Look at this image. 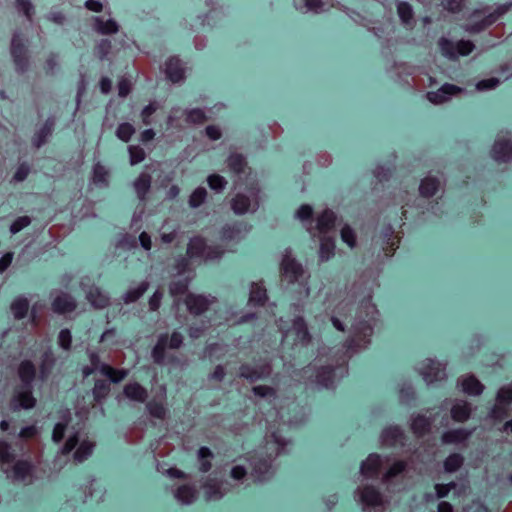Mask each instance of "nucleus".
I'll list each match as a JSON object with an SVG mask.
<instances>
[{
  "mask_svg": "<svg viewBox=\"0 0 512 512\" xmlns=\"http://www.w3.org/2000/svg\"><path fill=\"white\" fill-rule=\"evenodd\" d=\"M312 215L313 209L308 204L301 205L296 211V217L302 222L310 220L312 218Z\"/></svg>",
  "mask_w": 512,
  "mask_h": 512,
  "instance_id": "nucleus-63",
  "label": "nucleus"
},
{
  "mask_svg": "<svg viewBox=\"0 0 512 512\" xmlns=\"http://www.w3.org/2000/svg\"><path fill=\"white\" fill-rule=\"evenodd\" d=\"M190 280L188 278L172 281L169 284V293L172 297H178L190 293L188 291Z\"/></svg>",
  "mask_w": 512,
  "mask_h": 512,
  "instance_id": "nucleus-43",
  "label": "nucleus"
},
{
  "mask_svg": "<svg viewBox=\"0 0 512 512\" xmlns=\"http://www.w3.org/2000/svg\"><path fill=\"white\" fill-rule=\"evenodd\" d=\"M95 447V442L90 440H83L78 448L76 449L73 457L76 462H83L86 460L93 452V449Z\"/></svg>",
  "mask_w": 512,
  "mask_h": 512,
  "instance_id": "nucleus-37",
  "label": "nucleus"
},
{
  "mask_svg": "<svg viewBox=\"0 0 512 512\" xmlns=\"http://www.w3.org/2000/svg\"><path fill=\"white\" fill-rule=\"evenodd\" d=\"M36 374V368L32 361L23 360L18 366V376L25 384H31Z\"/></svg>",
  "mask_w": 512,
  "mask_h": 512,
  "instance_id": "nucleus-28",
  "label": "nucleus"
},
{
  "mask_svg": "<svg viewBox=\"0 0 512 512\" xmlns=\"http://www.w3.org/2000/svg\"><path fill=\"white\" fill-rule=\"evenodd\" d=\"M94 29L102 35H112L118 32L119 26L114 20H103L102 18H95Z\"/></svg>",
  "mask_w": 512,
  "mask_h": 512,
  "instance_id": "nucleus-31",
  "label": "nucleus"
},
{
  "mask_svg": "<svg viewBox=\"0 0 512 512\" xmlns=\"http://www.w3.org/2000/svg\"><path fill=\"white\" fill-rule=\"evenodd\" d=\"M175 497L183 504H190L197 498V490L192 485H181L177 488Z\"/></svg>",
  "mask_w": 512,
  "mask_h": 512,
  "instance_id": "nucleus-33",
  "label": "nucleus"
},
{
  "mask_svg": "<svg viewBox=\"0 0 512 512\" xmlns=\"http://www.w3.org/2000/svg\"><path fill=\"white\" fill-rule=\"evenodd\" d=\"M134 133L135 128L130 123H121L116 130L117 137L124 142H128Z\"/></svg>",
  "mask_w": 512,
  "mask_h": 512,
  "instance_id": "nucleus-53",
  "label": "nucleus"
},
{
  "mask_svg": "<svg viewBox=\"0 0 512 512\" xmlns=\"http://www.w3.org/2000/svg\"><path fill=\"white\" fill-rule=\"evenodd\" d=\"M475 49V45L470 40H460L455 45L450 44V58L469 55Z\"/></svg>",
  "mask_w": 512,
  "mask_h": 512,
  "instance_id": "nucleus-32",
  "label": "nucleus"
},
{
  "mask_svg": "<svg viewBox=\"0 0 512 512\" xmlns=\"http://www.w3.org/2000/svg\"><path fill=\"white\" fill-rule=\"evenodd\" d=\"M15 458V454L11 451V445L0 440V466L4 472H8V466L14 462Z\"/></svg>",
  "mask_w": 512,
  "mask_h": 512,
  "instance_id": "nucleus-29",
  "label": "nucleus"
},
{
  "mask_svg": "<svg viewBox=\"0 0 512 512\" xmlns=\"http://www.w3.org/2000/svg\"><path fill=\"white\" fill-rule=\"evenodd\" d=\"M205 112L200 108L191 109L185 112V121L192 125H200L207 121Z\"/></svg>",
  "mask_w": 512,
  "mask_h": 512,
  "instance_id": "nucleus-45",
  "label": "nucleus"
},
{
  "mask_svg": "<svg viewBox=\"0 0 512 512\" xmlns=\"http://www.w3.org/2000/svg\"><path fill=\"white\" fill-rule=\"evenodd\" d=\"M69 420L65 422H59L54 426L52 439L54 442L59 443L64 438L65 430L68 426Z\"/></svg>",
  "mask_w": 512,
  "mask_h": 512,
  "instance_id": "nucleus-61",
  "label": "nucleus"
},
{
  "mask_svg": "<svg viewBox=\"0 0 512 512\" xmlns=\"http://www.w3.org/2000/svg\"><path fill=\"white\" fill-rule=\"evenodd\" d=\"M225 250L219 245H209L206 239L200 235L193 236L186 249L189 259H200L201 261H214L222 258Z\"/></svg>",
  "mask_w": 512,
  "mask_h": 512,
  "instance_id": "nucleus-2",
  "label": "nucleus"
},
{
  "mask_svg": "<svg viewBox=\"0 0 512 512\" xmlns=\"http://www.w3.org/2000/svg\"><path fill=\"white\" fill-rule=\"evenodd\" d=\"M56 359L52 352H45L42 355L41 363L39 367V373L41 379H45L51 373L52 368L54 367Z\"/></svg>",
  "mask_w": 512,
  "mask_h": 512,
  "instance_id": "nucleus-40",
  "label": "nucleus"
},
{
  "mask_svg": "<svg viewBox=\"0 0 512 512\" xmlns=\"http://www.w3.org/2000/svg\"><path fill=\"white\" fill-rule=\"evenodd\" d=\"M421 374L427 383H432L435 380L443 379L445 371L441 369L438 364L430 362L422 368Z\"/></svg>",
  "mask_w": 512,
  "mask_h": 512,
  "instance_id": "nucleus-27",
  "label": "nucleus"
},
{
  "mask_svg": "<svg viewBox=\"0 0 512 512\" xmlns=\"http://www.w3.org/2000/svg\"><path fill=\"white\" fill-rule=\"evenodd\" d=\"M271 374V367L264 365L259 368L251 367L250 365L244 364L240 367V376L251 381L268 377Z\"/></svg>",
  "mask_w": 512,
  "mask_h": 512,
  "instance_id": "nucleus-19",
  "label": "nucleus"
},
{
  "mask_svg": "<svg viewBox=\"0 0 512 512\" xmlns=\"http://www.w3.org/2000/svg\"><path fill=\"white\" fill-rule=\"evenodd\" d=\"M438 188L439 182L436 178L426 177L420 184L419 192L422 196L429 198L435 195Z\"/></svg>",
  "mask_w": 512,
  "mask_h": 512,
  "instance_id": "nucleus-39",
  "label": "nucleus"
},
{
  "mask_svg": "<svg viewBox=\"0 0 512 512\" xmlns=\"http://www.w3.org/2000/svg\"><path fill=\"white\" fill-rule=\"evenodd\" d=\"M149 288L148 281H142L136 287L130 288L123 297L126 304L136 302Z\"/></svg>",
  "mask_w": 512,
  "mask_h": 512,
  "instance_id": "nucleus-35",
  "label": "nucleus"
},
{
  "mask_svg": "<svg viewBox=\"0 0 512 512\" xmlns=\"http://www.w3.org/2000/svg\"><path fill=\"white\" fill-rule=\"evenodd\" d=\"M427 98L434 104H442L448 99V84H444L436 92H428Z\"/></svg>",
  "mask_w": 512,
  "mask_h": 512,
  "instance_id": "nucleus-51",
  "label": "nucleus"
},
{
  "mask_svg": "<svg viewBox=\"0 0 512 512\" xmlns=\"http://www.w3.org/2000/svg\"><path fill=\"white\" fill-rule=\"evenodd\" d=\"M128 151L131 165L142 162L146 157L144 149L138 145L129 146Z\"/></svg>",
  "mask_w": 512,
  "mask_h": 512,
  "instance_id": "nucleus-55",
  "label": "nucleus"
},
{
  "mask_svg": "<svg viewBox=\"0 0 512 512\" xmlns=\"http://www.w3.org/2000/svg\"><path fill=\"white\" fill-rule=\"evenodd\" d=\"M491 157L500 163H506L512 160V140L507 135H498L492 149Z\"/></svg>",
  "mask_w": 512,
  "mask_h": 512,
  "instance_id": "nucleus-6",
  "label": "nucleus"
},
{
  "mask_svg": "<svg viewBox=\"0 0 512 512\" xmlns=\"http://www.w3.org/2000/svg\"><path fill=\"white\" fill-rule=\"evenodd\" d=\"M124 395L136 402H145L148 398L147 390L142 387L139 383H128L123 389Z\"/></svg>",
  "mask_w": 512,
  "mask_h": 512,
  "instance_id": "nucleus-21",
  "label": "nucleus"
},
{
  "mask_svg": "<svg viewBox=\"0 0 512 512\" xmlns=\"http://www.w3.org/2000/svg\"><path fill=\"white\" fill-rule=\"evenodd\" d=\"M320 241L319 258L322 262L328 261L334 255L335 241L333 236L318 237Z\"/></svg>",
  "mask_w": 512,
  "mask_h": 512,
  "instance_id": "nucleus-24",
  "label": "nucleus"
},
{
  "mask_svg": "<svg viewBox=\"0 0 512 512\" xmlns=\"http://www.w3.org/2000/svg\"><path fill=\"white\" fill-rule=\"evenodd\" d=\"M213 453L208 447H201L198 450L197 457L200 462L199 470L203 473L208 472L212 468L211 459Z\"/></svg>",
  "mask_w": 512,
  "mask_h": 512,
  "instance_id": "nucleus-42",
  "label": "nucleus"
},
{
  "mask_svg": "<svg viewBox=\"0 0 512 512\" xmlns=\"http://www.w3.org/2000/svg\"><path fill=\"white\" fill-rule=\"evenodd\" d=\"M252 390H253L255 395H257V396H259L261 398L275 397L276 396V389L271 387V386L258 385V386L253 387Z\"/></svg>",
  "mask_w": 512,
  "mask_h": 512,
  "instance_id": "nucleus-59",
  "label": "nucleus"
},
{
  "mask_svg": "<svg viewBox=\"0 0 512 512\" xmlns=\"http://www.w3.org/2000/svg\"><path fill=\"white\" fill-rule=\"evenodd\" d=\"M356 493L365 506L377 507L383 504L382 494L373 486L366 485L359 487Z\"/></svg>",
  "mask_w": 512,
  "mask_h": 512,
  "instance_id": "nucleus-13",
  "label": "nucleus"
},
{
  "mask_svg": "<svg viewBox=\"0 0 512 512\" xmlns=\"http://www.w3.org/2000/svg\"><path fill=\"white\" fill-rule=\"evenodd\" d=\"M19 438L28 442L34 441L37 446H40L39 430L35 425L24 427L19 432Z\"/></svg>",
  "mask_w": 512,
  "mask_h": 512,
  "instance_id": "nucleus-46",
  "label": "nucleus"
},
{
  "mask_svg": "<svg viewBox=\"0 0 512 512\" xmlns=\"http://www.w3.org/2000/svg\"><path fill=\"white\" fill-rule=\"evenodd\" d=\"M29 307V300L24 296H18L11 302L10 310L16 320H21L27 316Z\"/></svg>",
  "mask_w": 512,
  "mask_h": 512,
  "instance_id": "nucleus-22",
  "label": "nucleus"
},
{
  "mask_svg": "<svg viewBox=\"0 0 512 512\" xmlns=\"http://www.w3.org/2000/svg\"><path fill=\"white\" fill-rule=\"evenodd\" d=\"M315 221V226H310L307 230L314 237L330 236L335 227L336 215L333 211L326 209L317 215Z\"/></svg>",
  "mask_w": 512,
  "mask_h": 512,
  "instance_id": "nucleus-5",
  "label": "nucleus"
},
{
  "mask_svg": "<svg viewBox=\"0 0 512 512\" xmlns=\"http://www.w3.org/2000/svg\"><path fill=\"white\" fill-rule=\"evenodd\" d=\"M11 53L16 63L20 65L26 64V47L23 40L18 35H14L12 38Z\"/></svg>",
  "mask_w": 512,
  "mask_h": 512,
  "instance_id": "nucleus-25",
  "label": "nucleus"
},
{
  "mask_svg": "<svg viewBox=\"0 0 512 512\" xmlns=\"http://www.w3.org/2000/svg\"><path fill=\"white\" fill-rule=\"evenodd\" d=\"M160 108V105L158 102L153 101L150 102L149 105H147L142 111H141V118L144 125L151 124V116Z\"/></svg>",
  "mask_w": 512,
  "mask_h": 512,
  "instance_id": "nucleus-56",
  "label": "nucleus"
},
{
  "mask_svg": "<svg viewBox=\"0 0 512 512\" xmlns=\"http://www.w3.org/2000/svg\"><path fill=\"white\" fill-rule=\"evenodd\" d=\"M78 443H79L78 433H75V434L69 436L62 447V454L66 455V454H69L70 452H72L76 448Z\"/></svg>",
  "mask_w": 512,
  "mask_h": 512,
  "instance_id": "nucleus-64",
  "label": "nucleus"
},
{
  "mask_svg": "<svg viewBox=\"0 0 512 512\" xmlns=\"http://www.w3.org/2000/svg\"><path fill=\"white\" fill-rule=\"evenodd\" d=\"M16 7L19 12H22L29 20L32 19L33 5L30 0H16Z\"/></svg>",
  "mask_w": 512,
  "mask_h": 512,
  "instance_id": "nucleus-60",
  "label": "nucleus"
},
{
  "mask_svg": "<svg viewBox=\"0 0 512 512\" xmlns=\"http://www.w3.org/2000/svg\"><path fill=\"white\" fill-rule=\"evenodd\" d=\"M147 409L154 418L164 420L166 417V408L161 402L151 401L147 404Z\"/></svg>",
  "mask_w": 512,
  "mask_h": 512,
  "instance_id": "nucleus-52",
  "label": "nucleus"
},
{
  "mask_svg": "<svg viewBox=\"0 0 512 512\" xmlns=\"http://www.w3.org/2000/svg\"><path fill=\"white\" fill-rule=\"evenodd\" d=\"M226 164L228 169L238 176L248 174L251 170L248 166L246 158L237 152L231 153L228 156Z\"/></svg>",
  "mask_w": 512,
  "mask_h": 512,
  "instance_id": "nucleus-15",
  "label": "nucleus"
},
{
  "mask_svg": "<svg viewBox=\"0 0 512 512\" xmlns=\"http://www.w3.org/2000/svg\"><path fill=\"white\" fill-rule=\"evenodd\" d=\"M382 238V248L387 256H392L395 250L398 248V244L400 242V238L398 235L391 229V227H387L383 230L381 234Z\"/></svg>",
  "mask_w": 512,
  "mask_h": 512,
  "instance_id": "nucleus-18",
  "label": "nucleus"
},
{
  "mask_svg": "<svg viewBox=\"0 0 512 512\" xmlns=\"http://www.w3.org/2000/svg\"><path fill=\"white\" fill-rule=\"evenodd\" d=\"M58 344L64 350H70L72 346V336L68 329H62L58 335Z\"/></svg>",
  "mask_w": 512,
  "mask_h": 512,
  "instance_id": "nucleus-58",
  "label": "nucleus"
},
{
  "mask_svg": "<svg viewBox=\"0 0 512 512\" xmlns=\"http://www.w3.org/2000/svg\"><path fill=\"white\" fill-rule=\"evenodd\" d=\"M152 177L142 172L134 182L135 191L140 199H144L151 187Z\"/></svg>",
  "mask_w": 512,
  "mask_h": 512,
  "instance_id": "nucleus-30",
  "label": "nucleus"
},
{
  "mask_svg": "<svg viewBox=\"0 0 512 512\" xmlns=\"http://www.w3.org/2000/svg\"><path fill=\"white\" fill-rule=\"evenodd\" d=\"M456 386L469 396H480L485 389L484 384L472 373L460 376L456 381Z\"/></svg>",
  "mask_w": 512,
  "mask_h": 512,
  "instance_id": "nucleus-8",
  "label": "nucleus"
},
{
  "mask_svg": "<svg viewBox=\"0 0 512 512\" xmlns=\"http://www.w3.org/2000/svg\"><path fill=\"white\" fill-rule=\"evenodd\" d=\"M87 299L97 309H103L110 304L108 296L98 289H91L87 295Z\"/></svg>",
  "mask_w": 512,
  "mask_h": 512,
  "instance_id": "nucleus-38",
  "label": "nucleus"
},
{
  "mask_svg": "<svg viewBox=\"0 0 512 512\" xmlns=\"http://www.w3.org/2000/svg\"><path fill=\"white\" fill-rule=\"evenodd\" d=\"M512 4H502L496 7H483L482 9L475 10L469 16L468 23L465 25V30L470 33H479L492 24H494L500 17L506 14Z\"/></svg>",
  "mask_w": 512,
  "mask_h": 512,
  "instance_id": "nucleus-1",
  "label": "nucleus"
},
{
  "mask_svg": "<svg viewBox=\"0 0 512 512\" xmlns=\"http://www.w3.org/2000/svg\"><path fill=\"white\" fill-rule=\"evenodd\" d=\"M381 469V459L378 455H370L361 466V473L366 478L376 477Z\"/></svg>",
  "mask_w": 512,
  "mask_h": 512,
  "instance_id": "nucleus-20",
  "label": "nucleus"
},
{
  "mask_svg": "<svg viewBox=\"0 0 512 512\" xmlns=\"http://www.w3.org/2000/svg\"><path fill=\"white\" fill-rule=\"evenodd\" d=\"M303 274V268L291 255H285L281 262V275L288 283H294Z\"/></svg>",
  "mask_w": 512,
  "mask_h": 512,
  "instance_id": "nucleus-10",
  "label": "nucleus"
},
{
  "mask_svg": "<svg viewBox=\"0 0 512 512\" xmlns=\"http://www.w3.org/2000/svg\"><path fill=\"white\" fill-rule=\"evenodd\" d=\"M183 342L184 337L178 331H173L171 334H161L152 350V358L154 362L160 365L164 364L167 350H177L183 345Z\"/></svg>",
  "mask_w": 512,
  "mask_h": 512,
  "instance_id": "nucleus-4",
  "label": "nucleus"
},
{
  "mask_svg": "<svg viewBox=\"0 0 512 512\" xmlns=\"http://www.w3.org/2000/svg\"><path fill=\"white\" fill-rule=\"evenodd\" d=\"M101 374L107 377L110 381L118 383L126 378L128 371L126 369L114 368L109 364H103L101 367Z\"/></svg>",
  "mask_w": 512,
  "mask_h": 512,
  "instance_id": "nucleus-34",
  "label": "nucleus"
},
{
  "mask_svg": "<svg viewBox=\"0 0 512 512\" xmlns=\"http://www.w3.org/2000/svg\"><path fill=\"white\" fill-rule=\"evenodd\" d=\"M290 332L295 335L296 343L306 346L311 342V335L308 331L307 324L302 317H296L293 320Z\"/></svg>",
  "mask_w": 512,
  "mask_h": 512,
  "instance_id": "nucleus-17",
  "label": "nucleus"
},
{
  "mask_svg": "<svg viewBox=\"0 0 512 512\" xmlns=\"http://www.w3.org/2000/svg\"><path fill=\"white\" fill-rule=\"evenodd\" d=\"M430 426V420L425 416L418 415L412 419L411 429L417 436H423L429 431Z\"/></svg>",
  "mask_w": 512,
  "mask_h": 512,
  "instance_id": "nucleus-41",
  "label": "nucleus"
},
{
  "mask_svg": "<svg viewBox=\"0 0 512 512\" xmlns=\"http://www.w3.org/2000/svg\"><path fill=\"white\" fill-rule=\"evenodd\" d=\"M397 12H398V15H399L401 21L404 24L409 25L412 23L414 14H413L412 7L409 3L400 2L397 5Z\"/></svg>",
  "mask_w": 512,
  "mask_h": 512,
  "instance_id": "nucleus-47",
  "label": "nucleus"
},
{
  "mask_svg": "<svg viewBox=\"0 0 512 512\" xmlns=\"http://www.w3.org/2000/svg\"><path fill=\"white\" fill-rule=\"evenodd\" d=\"M92 391L94 399L101 402L110 393V384L106 380H96Z\"/></svg>",
  "mask_w": 512,
  "mask_h": 512,
  "instance_id": "nucleus-44",
  "label": "nucleus"
},
{
  "mask_svg": "<svg viewBox=\"0 0 512 512\" xmlns=\"http://www.w3.org/2000/svg\"><path fill=\"white\" fill-rule=\"evenodd\" d=\"M207 194L204 187L196 188L189 197V205L193 208L201 206L205 202Z\"/></svg>",
  "mask_w": 512,
  "mask_h": 512,
  "instance_id": "nucleus-50",
  "label": "nucleus"
},
{
  "mask_svg": "<svg viewBox=\"0 0 512 512\" xmlns=\"http://www.w3.org/2000/svg\"><path fill=\"white\" fill-rule=\"evenodd\" d=\"M267 300L266 289L259 283L251 285L249 301L255 305L263 306Z\"/></svg>",
  "mask_w": 512,
  "mask_h": 512,
  "instance_id": "nucleus-36",
  "label": "nucleus"
},
{
  "mask_svg": "<svg viewBox=\"0 0 512 512\" xmlns=\"http://www.w3.org/2000/svg\"><path fill=\"white\" fill-rule=\"evenodd\" d=\"M164 73L171 82L178 83L184 80L185 70L177 57H170L164 64Z\"/></svg>",
  "mask_w": 512,
  "mask_h": 512,
  "instance_id": "nucleus-12",
  "label": "nucleus"
},
{
  "mask_svg": "<svg viewBox=\"0 0 512 512\" xmlns=\"http://www.w3.org/2000/svg\"><path fill=\"white\" fill-rule=\"evenodd\" d=\"M208 185L211 189L215 190L216 192H221L226 184V179L219 175V174H211L207 178Z\"/></svg>",
  "mask_w": 512,
  "mask_h": 512,
  "instance_id": "nucleus-54",
  "label": "nucleus"
},
{
  "mask_svg": "<svg viewBox=\"0 0 512 512\" xmlns=\"http://www.w3.org/2000/svg\"><path fill=\"white\" fill-rule=\"evenodd\" d=\"M340 236L343 242L349 247L354 248L357 245V234L348 224H345L340 230Z\"/></svg>",
  "mask_w": 512,
  "mask_h": 512,
  "instance_id": "nucleus-49",
  "label": "nucleus"
},
{
  "mask_svg": "<svg viewBox=\"0 0 512 512\" xmlns=\"http://www.w3.org/2000/svg\"><path fill=\"white\" fill-rule=\"evenodd\" d=\"M218 302V298L214 295L194 292L187 293L183 299L187 312L193 317L204 315Z\"/></svg>",
  "mask_w": 512,
  "mask_h": 512,
  "instance_id": "nucleus-3",
  "label": "nucleus"
},
{
  "mask_svg": "<svg viewBox=\"0 0 512 512\" xmlns=\"http://www.w3.org/2000/svg\"><path fill=\"white\" fill-rule=\"evenodd\" d=\"M470 434V431L464 429L450 431V443H462L467 440Z\"/></svg>",
  "mask_w": 512,
  "mask_h": 512,
  "instance_id": "nucleus-62",
  "label": "nucleus"
},
{
  "mask_svg": "<svg viewBox=\"0 0 512 512\" xmlns=\"http://www.w3.org/2000/svg\"><path fill=\"white\" fill-rule=\"evenodd\" d=\"M473 411L470 402L465 399H456L450 408V417L457 422L467 421Z\"/></svg>",
  "mask_w": 512,
  "mask_h": 512,
  "instance_id": "nucleus-14",
  "label": "nucleus"
},
{
  "mask_svg": "<svg viewBox=\"0 0 512 512\" xmlns=\"http://www.w3.org/2000/svg\"><path fill=\"white\" fill-rule=\"evenodd\" d=\"M33 472V465L23 459L14 460V462L8 466L7 474H10L13 480L24 481L28 477H31Z\"/></svg>",
  "mask_w": 512,
  "mask_h": 512,
  "instance_id": "nucleus-11",
  "label": "nucleus"
},
{
  "mask_svg": "<svg viewBox=\"0 0 512 512\" xmlns=\"http://www.w3.org/2000/svg\"><path fill=\"white\" fill-rule=\"evenodd\" d=\"M32 220L29 216H21L18 217L11 225L10 232L12 234H16L20 232L22 229L26 228L31 224Z\"/></svg>",
  "mask_w": 512,
  "mask_h": 512,
  "instance_id": "nucleus-57",
  "label": "nucleus"
},
{
  "mask_svg": "<svg viewBox=\"0 0 512 512\" xmlns=\"http://www.w3.org/2000/svg\"><path fill=\"white\" fill-rule=\"evenodd\" d=\"M230 206L235 214L242 215L251 210L252 201L248 196L242 193H237L231 199Z\"/></svg>",
  "mask_w": 512,
  "mask_h": 512,
  "instance_id": "nucleus-23",
  "label": "nucleus"
},
{
  "mask_svg": "<svg viewBox=\"0 0 512 512\" xmlns=\"http://www.w3.org/2000/svg\"><path fill=\"white\" fill-rule=\"evenodd\" d=\"M30 172H31V167L28 163H26V162L20 163L17 166L16 171L14 172V174L10 180V183L17 184V183L23 182L24 180L27 179Z\"/></svg>",
  "mask_w": 512,
  "mask_h": 512,
  "instance_id": "nucleus-48",
  "label": "nucleus"
},
{
  "mask_svg": "<svg viewBox=\"0 0 512 512\" xmlns=\"http://www.w3.org/2000/svg\"><path fill=\"white\" fill-rule=\"evenodd\" d=\"M54 121L48 119L45 121L43 126L36 132L33 137V145L35 148H40L43 144L46 143L49 136L52 134L54 129Z\"/></svg>",
  "mask_w": 512,
  "mask_h": 512,
  "instance_id": "nucleus-26",
  "label": "nucleus"
},
{
  "mask_svg": "<svg viewBox=\"0 0 512 512\" xmlns=\"http://www.w3.org/2000/svg\"><path fill=\"white\" fill-rule=\"evenodd\" d=\"M37 400L33 396L31 389H22L14 392L9 401V407L16 412L21 409L29 410L36 406Z\"/></svg>",
  "mask_w": 512,
  "mask_h": 512,
  "instance_id": "nucleus-7",
  "label": "nucleus"
},
{
  "mask_svg": "<svg viewBox=\"0 0 512 512\" xmlns=\"http://www.w3.org/2000/svg\"><path fill=\"white\" fill-rule=\"evenodd\" d=\"M202 489L207 501L219 500L224 496L223 484L216 478H207L202 484Z\"/></svg>",
  "mask_w": 512,
  "mask_h": 512,
  "instance_id": "nucleus-16",
  "label": "nucleus"
},
{
  "mask_svg": "<svg viewBox=\"0 0 512 512\" xmlns=\"http://www.w3.org/2000/svg\"><path fill=\"white\" fill-rule=\"evenodd\" d=\"M76 308L77 302L75 298L71 294L63 291L57 292L51 303L52 311L57 314L72 313Z\"/></svg>",
  "mask_w": 512,
  "mask_h": 512,
  "instance_id": "nucleus-9",
  "label": "nucleus"
}]
</instances>
